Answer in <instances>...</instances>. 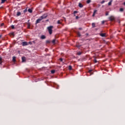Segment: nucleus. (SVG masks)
<instances>
[{"label":"nucleus","mask_w":125,"mask_h":125,"mask_svg":"<svg viewBox=\"0 0 125 125\" xmlns=\"http://www.w3.org/2000/svg\"><path fill=\"white\" fill-rule=\"evenodd\" d=\"M46 43H50V41L47 40L46 41Z\"/></svg>","instance_id":"29"},{"label":"nucleus","mask_w":125,"mask_h":125,"mask_svg":"<svg viewBox=\"0 0 125 125\" xmlns=\"http://www.w3.org/2000/svg\"><path fill=\"white\" fill-rule=\"evenodd\" d=\"M77 36H78V37H81V33H80V32H77Z\"/></svg>","instance_id":"19"},{"label":"nucleus","mask_w":125,"mask_h":125,"mask_svg":"<svg viewBox=\"0 0 125 125\" xmlns=\"http://www.w3.org/2000/svg\"><path fill=\"white\" fill-rule=\"evenodd\" d=\"M22 62H26V58L25 57H22L21 58Z\"/></svg>","instance_id":"7"},{"label":"nucleus","mask_w":125,"mask_h":125,"mask_svg":"<svg viewBox=\"0 0 125 125\" xmlns=\"http://www.w3.org/2000/svg\"><path fill=\"white\" fill-rule=\"evenodd\" d=\"M86 36H88V33H86Z\"/></svg>","instance_id":"40"},{"label":"nucleus","mask_w":125,"mask_h":125,"mask_svg":"<svg viewBox=\"0 0 125 125\" xmlns=\"http://www.w3.org/2000/svg\"><path fill=\"white\" fill-rule=\"evenodd\" d=\"M51 74H54V73H55V70H51Z\"/></svg>","instance_id":"24"},{"label":"nucleus","mask_w":125,"mask_h":125,"mask_svg":"<svg viewBox=\"0 0 125 125\" xmlns=\"http://www.w3.org/2000/svg\"><path fill=\"white\" fill-rule=\"evenodd\" d=\"M42 19L40 18L39 19L37 20L36 24H39V23H41V21H42Z\"/></svg>","instance_id":"2"},{"label":"nucleus","mask_w":125,"mask_h":125,"mask_svg":"<svg viewBox=\"0 0 125 125\" xmlns=\"http://www.w3.org/2000/svg\"><path fill=\"white\" fill-rule=\"evenodd\" d=\"M2 63V58L1 57H0V65Z\"/></svg>","instance_id":"16"},{"label":"nucleus","mask_w":125,"mask_h":125,"mask_svg":"<svg viewBox=\"0 0 125 125\" xmlns=\"http://www.w3.org/2000/svg\"><path fill=\"white\" fill-rule=\"evenodd\" d=\"M45 38H46V37L44 35H42L41 37V40H44Z\"/></svg>","instance_id":"8"},{"label":"nucleus","mask_w":125,"mask_h":125,"mask_svg":"<svg viewBox=\"0 0 125 125\" xmlns=\"http://www.w3.org/2000/svg\"><path fill=\"white\" fill-rule=\"evenodd\" d=\"M76 19H79V16H77L76 17Z\"/></svg>","instance_id":"37"},{"label":"nucleus","mask_w":125,"mask_h":125,"mask_svg":"<svg viewBox=\"0 0 125 125\" xmlns=\"http://www.w3.org/2000/svg\"><path fill=\"white\" fill-rule=\"evenodd\" d=\"M60 60L61 62H63V59L62 58H60Z\"/></svg>","instance_id":"34"},{"label":"nucleus","mask_w":125,"mask_h":125,"mask_svg":"<svg viewBox=\"0 0 125 125\" xmlns=\"http://www.w3.org/2000/svg\"><path fill=\"white\" fill-rule=\"evenodd\" d=\"M22 46H26V45H28V42H22Z\"/></svg>","instance_id":"4"},{"label":"nucleus","mask_w":125,"mask_h":125,"mask_svg":"<svg viewBox=\"0 0 125 125\" xmlns=\"http://www.w3.org/2000/svg\"><path fill=\"white\" fill-rule=\"evenodd\" d=\"M20 15H21V12H18L17 13V16H20Z\"/></svg>","instance_id":"14"},{"label":"nucleus","mask_w":125,"mask_h":125,"mask_svg":"<svg viewBox=\"0 0 125 125\" xmlns=\"http://www.w3.org/2000/svg\"><path fill=\"white\" fill-rule=\"evenodd\" d=\"M26 12H27V9H25V10H23L24 13H26Z\"/></svg>","instance_id":"31"},{"label":"nucleus","mask_w":125,"mask_h":125,"mask_svg":"<svg viewBox=\"0 0 125 125\" xmlns=\"http://www.w3.org/2000/svg\"><path fill=\"white\" fill-rule=\"evenodd\" d=\"M52 29H53V26H50L47 27V30L49 32V35L52 34Z\"/></svg>","instance_id":"1"},{"label":"nucleus","mask_w":125,"mask_h":125,"mask_svg":"<svg viewBox=\"0 0 125 125\" xmlns=\"http://www.w3.org/2000/svg\"><path fill=\"white\" fill-rule=\"evenodd\" d=\"M4 23H1V24H0L1 27H2V26H4Z\"/></svg>","instance_id":"33"},{"label":"nucleus","mask_w":125,"mask_h":125,"mask_svg":"<svg viewBox=\"0 0 125 125\" xmlns=\"http://www.w3.org/2000/svg\"><path fill=\"white\" fill-rule=\"evenodd\" d=\"M124 5H125V2L124 3Z\"/></svg>","instance_id":"42"},{"label":"nucleus","mask_w":125,"mask_h":125,"mask_svg":"<svg viewBox=\"0 0 125 125\" xmlns=\"http://www.w3.org/2000/svg\"><path fill=\"white\" fill-rule=\"evenodd\" d=\"M86 2L87 3H90V2H91V0H87Z\"/></svg>","instance_id":"23"},{"label":"nucleus","mask_w":125,"mask_h":125,"mask_svg":"<svg viewBox=\"0 0 125 125\" xmlns=\"http://www.w3.org/2000/svg\"><path fill=\"white\" fill-rule=\"evenodd\" d=\"M12 29H15V27H14V25H11Z\"/></svg>","instance_id":"30"},{"label":"nucleus","mask_w":125,"mask_h":125,"mask_svg":"<svg viewBox=\"0 0 125 125\" xmlns=\"http://www.w3.org/2000/svg\"><path fill=\"white\" fill-rule=\"evenodd\" d=\"M6 0H1V3H4Z\"/></svg>","instance_id":"22"},{"label":"nucleus","mask_w":125,"mask_h":125,"mask_svg":"<svg viewBox=\"0 0 125 125\" xmlns=\"http://www.w3.org/2000/svg\"><path fill=\"white\" fill-rule=\"evenodd\" d=\"M2 35H0V39H1Z\"/></svg>","instance_id":"41"},{"label":"nucleus","mask_w":125,"mask_h":125,"mask_svg":"<svg viewBox=\"0 0 125 125\" xmlns=\"http://www.w3.org/2000/svg\"><path fill=\"white\" fill-rule=\"evenodd\" d=\"M109 20L110 21H114V20H115V17L114 16H110L109 18Z\"/></svg>","instance_id":"3"},{"label":"nucleus","mask_w":125,"mask_h":125,"mask_svg":"<svg viewBox=\"0 0 125 125\" xmlns=\"http://www.w3.org/2000/svg\"><path fill=\"white\" fill-rule=\"evenodd\" d=\"M96 12H97V10H95L94 11L93 14V15H92L93 17H94V16H95V13H96Z\"/></svg>","instance_id":"10"},{"label":"nucleus","mask_w":125,"mask_h":125,"mask_svg":"<svg viewBox=\"0 0 125 125\" xmlns=\"http://www.w3.org/2000/svg\"><path fill=\"white\" fill-rule=\"evenodd\" d=\"M55 42H56L55 39H54V40L52 41V42L53 43H55Z\"/></svg>","instance_id":"28"},{"label":"nucleus","mask_w":125,"mask_h":125,"mask_svg":"<svg viewBox=\"0 0 125 125\" xmlns=\"http://www.w3.org/2000/svg\"><path fill=\"white\" fill-rule=\"evenodd\" d=\"M27 28L28 29H30V28H31V24L30 23V22H28L27 23Z\"/></svg>","instance_id":"12"},{"label":"nucleus","mask_w":125,"mask_h":125,"mask_svg":"<svg viewBox=\"0 0 125 125\" xmlns=\"http://www.w3.org/2000/svg\"><path fill=\"white\" fill-rule=\"evenodd\" d=\"M104 23H105V21H102V24H104Z\"/></svg>","instance_id":"38"},{"label":"nucleus","mask_w":125,"mask_h":125,"mask_svg":"<svg viewBox=\"0 0 125 125\" xmlns=\"http://www.w3.org/2000/svg\"><path fill=\"white\" fill-rule=\"evenodd\" d=\"M112 2H113V0H110V1H109L108 3V5H112Z\"/></svg>","instance_id":"11"},{"label":"nucleus","mask_w":125,"mask_h":125,"mask_svg":"<svg viewBox=\"0 0 125 125\" xmlns=\"http://www.w3.org/2000/svg\"><path fill=\"white\" fill-rule=\"evenodd\" d=\"M79 30H83V28H82L81 27L79 28Z\"/></svg>","instance_id":"39"},{"label":"nucleus","mask_w":125,"mask_h":125,"mask_svg":"<svg viewBox=\"0 0 125 125\" xmlns=\"http://www.w3.org/2000/svg\"><path fill=\"white\" fill-rule=\"evenodd\" d=\"M104 2H105V0H103L101 2V3L102 4H103V3H104Z\"/></svg>","instance_id":"27"},{"label":"nucleus","mask_w":125,"mask_h":125,"mask_svg":"<svg viewBox=\"0 0 125 125\" xmlns=\"http://www.w3.org/2000/svg\"><path fill=\"white\" fill-rule=\"evenodd\" d=\"M68 69L70 71H71L72 70V66L71 65H69L68 66Z\"/></svg>","instance_id":"21"},{"label":"nucleus","mask_w":125,"mask_h":125,"mask_svg":"<svg viewBox=\"0 0 125 125\" xmlns=\"http://www.w3.org/2000/svg\"><path fill=\"white\" fill-rule=\"evenodd\" d=\"M74 14H76V13H78V11H74L73 12Z\"/></svg>","instance_id":"32"},{"label":"nucleus","mask_w":125,"mask_h":125,"mask_svg":"<svg viewBox=\"0 0 125 125\" xmlns=\"http://www.w3.org/2000/svg\"><path fill=\"white\" fill-rule=\"evenodd\" d=\"M12 35H14V33H12Z\"/></svg>","instance_id":"43"},{"label":"nucleus","mask_w":125,"mask_h":125,"mask_svg":"<svg viewBox=\"0 0 125 125\" xmlns=\"http://www.w3.org/2000/svg\"><path fill=\"white\" fill-rule=\"evenodd\" d=\"M91 72H92V70H89L88 71V72L90 74V75H93V73H92Z\"/></svg>","instance_id":"17"},{"label":"nucleus","mask_w":125,"mask_h":125,"mask_svg":"<svg viewBox=\"0 0 125 125\" xmlns=\"http://www.w3.org/2000/svg\"><path fill=\"white\" fill-rule=\"evenodd\" d=\"M28 11L29 13H32V12H33V10H32L31 9H28Z\"/></svg>","instance_id":"15"},{"label":"nucleus","mask_w":125,"mask_h":125,"mask_svg":"<svg viewBox=\"0 0 125 125\" xmlns=\"http://www.w3.org/2000/svg\"><path fill=\"white\" fill-rule=\"evenodd\" d=\"M13 62H16V57H13Z\"/></svg>","instance_id":"13"},{"label":"nucleus","mask_w":125,"mask_h":125,"mask_svg":"<svg viewBox=\"0 0 125 125\" xmlns=\"http://www.w3.org/2000/svg\"><path fill=\"white\" fill-rule=\"evenodd\" d=\"M120 11H121V12H123V11H124V8H121L120 9Z\"/></svg>","instance_id":"25"},{"label":"nucleus","mask_w":125,"mask_h":125,"mask_svg":"<svg viewBox=\"0 0 125 125\" xmlns=\"http://www.w3.org/2000/svg\"><path fill=\"white\" fill-rule=\"evenodd\" d=\"M79 7H80L81 8L83 7V4H82L81 3H79Z\"/></svg>","instance_id":"9"},{"label":"nucleus","mask_w":125,"mask_h":125,"mask_svg":"<svg viewBox=\"0 0 125 125\" xmlns=\"http://www.w3.org/2000/svg\"><path fill=\"white\" fill-rule=\"evenodd\" d=\"M57 23L58 24H62V22H61V21H60V20H59L57 21Z\"/></svg>","instance_id":"20"},{"label":"nucleus","mask_w":125,"mask_h":125,"mask_svg":"<svg viewBox=\"0 0 125 125\" xmlns=\"http://www.w3.org/2000/svg\"><path fill=\"white\" fill-rule=\"evenodd\" d=\"M94 63H97V60H94Z\"/></svg>","instance_id":"36"},{"label":"nucleus","mask_w":125,"mask_h":125,"mask_svg":"<svg viewBox=\"0 0 125 125\" xmlns=\"http://www.w3.org/2000/svg\"><path fill=\"white\" fill-rule=\"evenodd\" d=\"M46 17H47V15H43L40 18L41 19V20H42V19H44V18H46Z\"/></svg>","instance_id":"5"},{"label":"nucleus","mask_w":125,"mask_h":125,"mask_svg":"<svg viewBox=\"0 0 125 125\" xmlns=\"http://www.w3.org/2000/svg\"><path fill=\"white\" fill-rule=\"evenodd\" d=\"M105 15H106V16L109 15V13L106 12V13H105Z\"/></svg>","instance_id":"35"},{"label":"nucleus","mask_w":125,"mask_h":125,"mask_svg":"<svg viewBox=\"0 0 125 125\" xmlns=\"http://www.w3.org/2000/svg\"><path fill=\"white\" fill-rule=\"evenodd\" d=\"M92 27L93 28H95V23H94V22H93L92 23Z\"/></svg>","instance_id":"18"},{"label":"nucleus","mask_w":125,"mask_h":125,"mask_svg":"<svg viewBox=\"0 0 125 125\" xmlns=\"http://www.w3.org/2000/svg\"><path fill=\"white\" fill-rule=\"evenodd\" d=\"M100 36L102 37H106V33H101L100 34Z\"/></svg>","instance_id":"6"},{"label":"nucleus","mask_w":125,"mask_h":125,"mask_svg":"<svg viewBox=\"0 0 125 125\" xmlns=\"http://www.w3.org/2000/svg\"><path fill=\"white\" fill-rule=\"evenodd\" d=\"M78 55H82V52H78L77 53Z\"/></svg>","instance_id":"26"}]
</instances>
